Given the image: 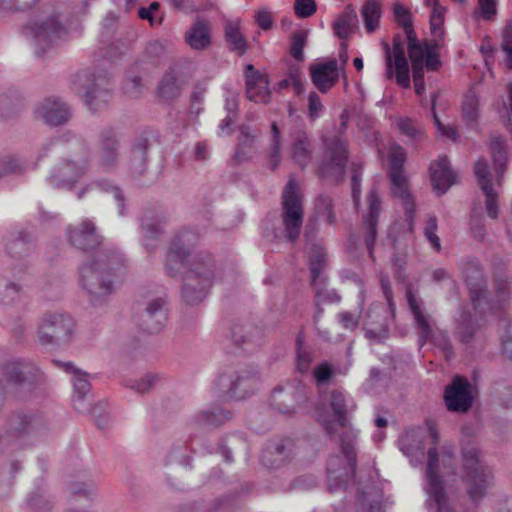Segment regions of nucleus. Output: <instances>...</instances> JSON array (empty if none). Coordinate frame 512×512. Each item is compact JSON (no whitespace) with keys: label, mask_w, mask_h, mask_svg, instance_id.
<instances>
[{"label":"nucleus","mask_w":512,"mask_h":512,"mask_svg":"<svg viewBox=\"0 0 512 512\" xmlns=\"http://www.w3.org/2000/svg\"><path fill=\"white\" fill-rule=\"evenodd\" d=\"M191 236L190 231H182L173 238L164 267L171 277L183 274L182 298L187 304L196 305L207 297L214 284L233 280L235 270L223 267L208 251L192 254L188 244Z\"/></svg>","instance_id":"obj_1"},{"label":"nucleus","mask_w":512,"mask_h":512,"mask_svg":"<svg viewBox=\"0 0 512 512\" xmlns=\"http://www.w3.org/2000/svg\"><path fill=\"white\" fill-rule=\"evenodd\" d=\"M49 148L68 154L53 167L49 183L55 188L71 189L88 171L91 159L89 143L80 136L65 132L46 143L44 149Z\"/></svg>","instance_id":"obj_2"},{"label":"nucleus","mask_w":512,"mask_h":512,"mask_svg":"<svg viewBox=\"0 0 512 512\" xmlns=\"http://www.w3.org/2000/svg\"><path fill=\"white\" fill-rule=\"evenodd\" d=\"M123 276V258L116 250L100 252L79 267V283L94 304L110 295Z\"/></svg>","instance_id":"obj_3"},{"label":"nucleus","mask_w":512,"mask_h":512,"mask_svg":"<svg viewBox=\"0 0 512 512\" xmlns=\"http://www.w3.org/2000/svg\"><path fill=\"white\" fill-rule=\"evenodd\" d=\"M462 481L466 485L469 499L477 504L483 499L493 483V475L480 460L479 449L472 442L462 447Z\"/></svg>","instance_id":"obj_4"},{"label":"nucleus","mask_w":512,"mask_h":512,"mask_svg":"<svg viewBox=\"0 0 512 512\" xmlns=\"http://www.w3.org/2000/svg\"><path fill=\"white\" fill-rule=\"evenodd\" d=\"M21 34L35 42L41 50L51 47L67 34L60 20V14L49 9L33 11L27 22L21 27Z\"/></svg>","instance_id":"obj_5"},{"label":"nucleus","mask_w":512,"mask_h":512,"mask_svg":"<svg viewBox=\"0 0 512 512\" xmlns=\"http://www.w3.org/2000/svg\"><path fill=\"white\" fill-rule=\"evenodd\" d=\"M76 322L65 312H46L38 322L36 341L49 348H60L70 344L74 338Z\"/></svg>","instance_id":"obj_6"},{"label":"nucleus","mask_w":512,"mask_h":512,"mask_svg":"<svg viewBox=\"0 0 512 512\" xmlns=\"http://www.w3.org/2000/svg\"><path fill=\"white\" fill-rule=\"evenodd\" d=\"M406 151L398 144L391 145L389 149V177L392 184V194L399 198L407 215L410 231L413 230L415 216V203L409 192L408 180L404 173Z\"/></svg>","instance_id":"obj_7"},{"label":"nucleus","mask_w":512,"mask_h":512,"mask_svg":"<svg viewBox=\"0 0 512 512\" xmlns=\"http://www.w3.org/2000/svg\"><path fill=\"white\" fill-rule=\"evenodd\" d=\"M281 205L285 237L289 242L295 243L302 230L304 208L299 186L293 178L286 183L283 189Z\"/></svg>","instance_id":"obj_8"},{"label":"nucleus","mask_w":512,"mask_h":512,"mask_svg":"<svg viewBox=\"0 0 512 512\" xmlns=\"http://www.w3.org/2000/svg\"><path fill=\"white\" fill-rule=\"evenodd\" d=\"M257 373L247 370L228 369L222 372L215 382L218 393L230 399H245L258 388Z\"/></svg>","instance_id":"obj_9"},{"label":"nucleus","mask_w":512,"mask_h":512,"mask_svg":"<svg viewBox=\"0 0 512 512\" xmlns=\"http://www.w3.org/2000/svg\"><path fill=\"white\" fill-rule=\"evenodd\" d=\"M324 147L317 174L321 178L338 183L344 177L348 161L347 143L339 136H335L324 139Z\"/></svg>","instance_id":"obj_10"},{"label":"nucleus","mask_w":512,"mask_h":512,"mask_svg":"<svg viewBox=\"0 0 512 512\" xmlns=\"http://www.w3.org/2000/svg\"><path fill=\"white\" fill-rule=\"evenodd\" d=\"M385 77L391 80L395 77L396 83L403 87H410L409 64L405 55V39L400 34L393 37L392 46L384 44Z\"/></svg>","instance_id":"obj_11"},{"label":"nucleus","mask_w":512,"mask_h":512,"mask_svg":"<svg viewBox=\"0 0 512 512\" xmlns=\"http://www.w3.org/2000/svg\"><path fill=\"white\" fill-rule=\"evenodd\" d=\"M120 157V136L112 126L103 127L96 142L95 160L98 168L103 172L112 171Z\"/></svg>","instance_id":"obj_12"},{"label":"nucleus","mask_w":512,"mask_h":512,"mask_svg":"<svg viewBox=\"0 0 512 512\" xmlns=\"http://www.w3.org/2000/svg\"><path fill=\"white\" fill-rule=\"evenodd\" d=\"M462 277L469 289L470 298L475 310L487 296V278L479 259L468 258L459 264Z\"/></svg>","instance_id":"obj_13"},{"label":"nucleus","mask_w":512,"mask_h":512,"mask_svg":"<svg viewBox=\"0 0 512 512\" xmlns=\"http://www.w3.org/2000/svg\"><path fill=\"white\" fill-rule=\"evenodd\" d=\"M85 89L84 100L92 111H99L106 107L111 99L109 79L105 75L83 73L78 75Z\"/></svg>","instance_id":"obj_14"},{"label":"nucleus","mask_w":512,"mask_h":512,"mask_svg":"<svg viewBox=\"0 0 512 512\" xmlns=\"http://www.w3.org/2000/svg\"><path fill=\"white\" fill-rule=\"evenodd\" d=\"M408 55L412 64V71H437L441 65L439 56L435 50L436 45L428 42L421 44L416 33L407 35Z\"/></svg>","instance_id":"obj_15"},{"label":"nucleus","mask_w":512,"mask_h":512,"mask_svg":"<svg viewBox=\"0 0 512 512\" xmlns=\"http://www.w3.org/2000/svg\"><path fill=\"white\" fill-rule=\"evenodd\" d=\"M445 405L450 412L466 413L473 405L470 382L464 376H455L444 391Z\"/></svg>","instance_id":"obj_16"},{"label":"nucleus","mask_w":512,"mask_h":512,"mask_svg":"<svg viewBox=\"0 0 512 512\" xmlns=\"http://www.w3.org/2000/svg\"><path fill=\"white\" fill-rule=\"evenodd\" d=\"M67 238L73 247L83 251L96 249L103 241L96 223L89 218L82 219L77 225L69 226Z\"/></svg>","instance_id":"obj_17"},{"label":"nucleus","mask_w":512,"mask_h":512,"mask_svg":"<svg viewBox=\"0 0 512 512\" xmlns=\"http://www.w3.org/2000/svg\"><path fill=\"white\" fill-rule=\"evenodd\" d=\"M307 400L306 387L298 382L273 390L271 405L282 414L292 415Z\"/></svg>","instance_id":"obj_18"},{"label":"nucleus","mask_w":512,"mask_h":512,"mask_svg":"<svg viewBox=\"0 0 512 512\" xmlns=\"http://www.w3.org/2000/svg\"><path fill=\"white\" fill-rule=\"evenodd\" d=\"M367 202L368 209L363 215L362 232L368 254L374 260V245L377 239L378 220L381 213V198L375 188L369 191Z\"/></svg>","instance_id":"obj_19"},{"label":"nucleus","mask_w":512,"mask_h":512,"mask_svg":"<svg viewBox=\"0 0 512 512\" xmlns=\"http://www.w3.org/2000/svg\"><path fill=\"white\" fill-rule=\"evenodd\" d=\"M406 298L409 309L413 315L419 343L422 346L426 341L432 338L434 321L431 315L425 311L422 301L415 297L410 285L406 288Z\"/></svg>","instance_id":"obj_20"},{"label":"nucleus","mask_w":512,"mask_h":512,"mask_svg":"<svg viewBox=\"0 0 512 512\" xmlns=\"http://www.w3.org/2000/svg\"><path fill=\"white\" fill-rule=\"evenodd\" d=\"M41 425L39 417L23 412L14 413L7 421L5 433L0 434V441L10 442L24 434L34 433Z\"/></svg>","instance_id":"obj_21"},{"label":"nucleus","mask_w":512,"mask_h":512,"mask_svg":"<svg viewBox=\"0 0 512 512\" xmlns=\"http://www.w3.org/2000/svg\"><path fill=\"white\" fill-rule=\"evenodd\" d=\"M245 84L247 98L256 103H268L271 98L269 79L260 73L252 64L246 65Z\"/></svg>","instance_id":"obj_22"},{"label":"nucleus","mask_w":512,"mask_h":512,"mask_svg":"<svg viewBox=\"0 0 512 512\" xmlns=\"http://www.w3.org/2000/svg\"><path fill=\"white\" fill-rule=\"evenodd\" d=\"M37 113L50 126L63 125L72 116L70 106L57 97L44 99L38 106Z\"/></svg>","instance_id":"obj_23"},{"label":"nucleus","mask_w":512,"mask_h":512,"mask_svg":"<svg viewBox=\"0 0 512 512\" xmlns=\"http://www.w3.org/2000/svg\"><path fill=\"white\" fill-rule=\"evenodd\" d=\"M309 71L313 85L321 93H327L339 79V67L336 59L313 64Z\"/></svg>","instance_id":"obj_24"},{"label":"nucleus","mask_w":512,"mask_h":512,"mask_svg":"<svg viewBox=\"0 0 512 512\" xmlns=\"http://www.w3.org/2000/svg\"><path fill=\"white\" fill-rule=\"evenodd\" d=\"M289 152L293 162L301 169L308 166L312 159L313 145L308 134L301 129L290 131Z\"/></svg>","instance_id":"obj_25"},{"label":"nucleus","mask_w":512,"mask_h":512,"mask_svg":"<svg viewBox=\"0 0 512 512\" xmlns=\"http://www.w3.org/2000/svg\"><path fill=\"white\" fill-rule=\"evenodd\" d=\"M430 178L434 190L438 195H443L456 183V174L451 169L447 156H440L429 167Z\"/></svg>","instance_id":"obj_26"},{"label":"nucleus","mask_w":512,"mask_h":512,"mask_svg":"<svg viewBox=\"0 0 512 512\" xmlns=\"http://www.w3.org/2000/svg\"><path fill=\"white\" fill-rule=\"evenodd\" d=\"M294 444L290 439H280L267 444L262 454L265 466L275 469L287 463L293 455Z\"/></svg>","instance_id":"obj_27"},{"label":"nucleus","mask_w":512,"mask_h":512,"mask_svg":"<svg viewBox=\"0 0 512 512\" xmlns=\"http://www.w3.org/2000/svg\"><path fill=\"white\" fill-rule=\"evenodd\" d=\"M167 315L165 301L157 297L148 301L145 310L141 315V327L149 333L159 332L165 325Z\"/></svg>","instance_id":"obj_28"},{"label":"nucleus","mask_w":512,"mask_h":512,"mask_svg":"<svg viewBox=\"0 0 512 512\" xmlns=\"http://www.w3.org/2000/svg\"><path fill=\"white\" fill-rule=\"evenodd\" d=\"M439 459L436 447H431L428 450V464L426 477L428 482L427 493L434 497L438 504H441L445 491L441 477L438 475Z\"/></svg>","instance_id":"obj_29"},{"label":"nucleus","mask_w":512,"mask_h":512,"mask_svg":"<svg viewBox=\"0 0 512 512\" xmlns=\"http://www.w3.org/2000/svg\"><path fill=\"white\" fill-rule=\"evenodd\" d=\"M33 250V237L25 230H15L9 233L5 242V251L13 259H22Z\"/></svg>","instance_id":"obj_30"},{"label":"nucleus","mask_w":512,"mask_h":512,"mask_svg":"<svg viewBox=\"0 0 512 512\" xmlns=\"http://www.w3.org/2000/svg\"><path fill=\"white\" fill-rule=\"evenodd\" d=\"M224 40L228 49L239 56L244 55L248 48V41L243 34L239 19L226 20L224 23Z\"/></svg>","instance_id":"obj_31"},{"label":"nucleus","mask_w":512,"mask_h":512,"mask_svg":"<svg viewBox=\"0 0 512 512\" xmlns=\"http://www.w3.org/2000/svg\"><path fill=\"white\" fill-rule=\"evenodd\" d=\"M329 406L338 425L346 427L349 423L348 414L356 407L353 399L344 391L334 389L330 393Z\"/></svg>","instance_id":"obj_32"},{"label":"nucleus","mask_w":512,"mask_h":512,"mask_svg":"<svg viewBox=\"0 0 512 512\" xmlns=\"http://www.w3.org/2000/svg\"><path fill=\"white\" fill-rule=\"evenodd\" d=\"M185 41L194 50H204L211 44V25L203 18H197L185 33Z\"/></svg>","instance_id":"obj_33"},{"label":"nucleus","mask_w":512,"mask_h":512,"mask_svg":"<svg viewBox=\"0 0 512 512\" xmlns=\"http://www.w3.org/2000/svg\"><path fill=\"white\" fill-rule=\"evenodd\" d=\"M35 366L23 360H10L2 365L3 377L10 383L22 384L35 375Z\"/></svg>","instance_id":"obj_34"},{"label":"nucleus","mask_w":512,"mask_h":512,"mask_svg":"<svg viewBox=\"0 0 512 512\" xmlns=\"http://www.w3.org/2000/svg\"><path fill=\"white\" fill-rule=\"evenodd\" d=\"M183 85L184 81L174 69L170 68L158 84L159 96L166 100L176 99L181 95Z\"/></svg>","instance_id":"obj_35"},{"label":"nucleus","mask_w":512,"mask_h":512,"mask_svg":"<svg viewBox=\"0 0 512 512\" xmlns=\"http://www.w3.org/2000/svg\"><path fill=\"white\" fill-rule=\"evenodd\" d=\"M94 191L112 194L113 198L115 199V201L118 204L119 213L123 214V210H124V196H123V193H122V191H121V189L119 187L111 184L107 180L93 181V182L87 184L86 186H84L78 192V194H77L78 199H82L87 192H94Z\"/></svg>","instance_id":"obj_36"},{"label":"nucleus","mask_w":512,"mask_h":512,"mask_svg":"<svg viewBox=\"0 0 512 512\" xmlns=\"http://www.w3.org/2000/svg\"><path fill=\"white\" fill-rule=\"evenodd\" d=\"M24 107V99L16 89L0 91V116L10 118Z\"/></svg>","instance_id":"obj_37"},{"label":"nucleus","mask_w":512,"mask_h":512,"mask_svg":"<svg viewBox=\"0 0 512 512\" xmlns=\"http://www.w3.org/2000/svg\"><path fill=\"white\" fill-rule=\"evenodd\" d=\"M74 386L73 407L76 411L84 413L89 410L90 404L85 402V397L90 391V383L87 380V374L76 372L72 379Z\"/></svg>","instance_id":"obj_38"},{"label":"nucleus","mask_w":512,"mask_h":512,"mask_svg":"<svg viewBox=\"0 0 512 512\" xmlns=\"http://www.w3.org/2000/svg\"><path fill=\"white\" fill-rule=\"evenodd\" d=\"M229 419H231V413L221 407L202 410L193 417L197 425L208 427H218Z\"/></svg>","instance_id":"obj_39"},{"label":"nucleus","mask_w":512,"mask_h":512,"mask_svg":"<svg viewBox=\"0 0 512 512\" xmlns=\"http://www.w3.org/2000/svg\"><path fill=\"white\" fill-rule=\"evenodd\" d=\"M327 253L326 250L318 245H313L310 256L311 282L313 286L322 285L324 278L321 273L326 267Z\"/></svg>","instance_id":"obj_40"},{"label":"nucleus","mask_w":512,"mask_h":512,"mask_svg":"<svg viewBox=\"0 0 512 512\" xmlns=\"http://www.w3.org/2000/svg\"><path fill=\"white\" fill-rule=\"evenodd\" d=\"M358 437V432L354 430H347L340 435V447L342 453L347 459L348 466L352 472L355 473L357 467V453L355 444Z\"/></svg>","instance_id":"obj_41"},{"label":"nucleus","mask_w":512,"mask_h":512,"mask_svg":"<svg viewBox=\"0 0 512 512\" xmlns=\"http://www.w3.org/2000/svg\"><path fill=\"white\" fill-rule=\"evenodd\" d=\"M379 307H372L367 312L366 322V336L371 339L381 340L387 336L388 324L384 317L380 320L374 319V316H378L377 310Z\"/></svg>","instance_id":"obj_42"},{"label":"nucleus","mask_w":512,"mask_h":512,"mask_svg":"<svg viewBox=\"0 0 512 512\" xmlns=\"http://www.w3.org/2000/svg\"><path fill=\"white\" fill-rule=\"evenodd\" d=\"M493 162H494V168L497 173L498 182L500 183L501 178L503 176V173L506 168V150H505V141L502 137L496 136L491 139L490 145H489Z\"/></svg>","instance_id":"obj_43"},{"label":"nucleus","mask_w":512,"mask_h":512,"mask_svg":"<svg viewBox=\"0 0 512 512\" xmlns=\"http://www.w3.org/2000/svg\"><path fill=\"white\" fill-rule=\"evenodd\" d=\"M478 326L472 319V316L463 311L457 320V326L455 328V336L456 338L464 343H470L477 331Z\"/></svg>","instance_id":"obj_44"},{"label":"nucleus","mask_w":512,"mask_h":512,"mask_svg":"<svg viewBox=\"0 0 512 512\" xmlns=\"http://www.w3.org/2000/svg\"><path fill=\"white\" fill-rule=\"evenodd\" d=\"M316 217L322 219L328 225H335L337 218L334 212V203L331 196L322 194L315 200Z\"/></svg>","instance_id":"obj_45"},{"label":"nucleus","mask_w":512,"mask_h":512,"mask_svg":"<svg viewBox=\"0 0 512 512\" xmlns=\"http://www.w3.org/2000/svg\"><path fill=\"white\" fill-rule=\"evenodd\" d=\"M361 15L366 31L368 33L374 32L379 27L381 17L380 4L376 0H368L362 7Z\"/></svg>","instance_id":"obj_46"},{"label":"nucleus","mask_w":512,"mask_h":512,"mask_svg":"<svg viewBox=\"0 0 512 512\" xmlns=\"http://www.w3.org/2000/svg\"><path fill=\"white\" fill-rule=\"evenodd\" d=\"M147 151L148 143L146 140L138 143L133 148L130 170L135 177L142 176L147 170Z\"/></svg>","instance_id":"obj_47"},{"label":"nucleus","mask_w":512,"mask_h":512,"mask_svg":"<svg viewBox=\"0 0 512 512\" xmlns=\"http://www.w3.org/2000/svg\"><path fill=\"white\" fill-rule=\"evenodd\" d=\"M141 227L144 232V245L149 251L154 250L156 241L162 232L160 220H154L145 215L141 220Z\"/></svg>","instance_id":"obj_48"},{"label":"nucleus","mask_w":512,"mask_h":512,"mask_svg":"<svg viewBox=\"0 0 512 512\" xmlns=\"http://www.w3.org/2000/svg\"><path fill=\"white\" fill-rule=\"evenodd\" d=\"M356 21V14L349 12L340 14L333 23L334 34L340 39L349 38L354 33Z\"/></svg>","instance_id":"obj_49"},{"label":"nucleus","mask_w":512,"mask_h":512,"mask_svg":"<svg viewBox=\"0 0 512 512\" xmlns=\"http://www.w3.org/2000/svg\"><path fill=\"white\" fill-rule=\"evenodd\" d=\"M399 448L407 457L419 458L424 455V447L413 432H406L399 440Z\"/></svg>","instance_id":"obj_50"},{"label":"nucleus","mask_w":512,"mask_h":512,"mask_svg":"<svg viewBox=\"0 0 512 512\" xmlns=\"http://www.w3.org/2000/svg\"><path fill=\"white\" fill-rule=\"evenodd\" d=\"M22 292V285L6 277H0V304L14 303Z\"/></svg>","instance_id":"obj_51"},{"label":"nucleus","mask_w":512,"mask_h":512,"mask_svg":"<svg viewBox=\"0 0 512 512\" xmlns=\"http://www.w3.org/2000/svg\"><path fill=\"white\" fill-rule=\"evenodd\" d=\"M234 507V499L231 496H221L215 498L207 506L195 503L190 512H229Z\"/></svg>","instance_id":"obj_52"},{"label":"nucleus","mask_w":512,"mask_h":512,"mask_svg":"<svg viewBox=\"0 0 512 512\" xmlns=\"http://www.w3.org/2000/svg\"><path fill=\"white\" fill-rule=\"evenodd\" d=\"M396 126L404 136L412 141H421L424 137V130L416 121L408 117L396 119Z\"/></svg>","instance_id":"obj_53"},{"label":"nucleus","mask_w":512,"mask_h":512,"mask_svg":"<svg viewBox=\"0 0 512 512\" xmlns=\"http://www.w3.org/2000/svg\"><path fill=\"white\" fill-rule=\"evenodd\" d=\"M462 114L467 124H474L479 117V99L472 90L468 91L464 96Z\"/></svg>","instance_id":"obj_54"},{"label":"nucleus","mask_w":512,"mask_h":512,"mask_svg":"<svg viewBox=\"0 0 512 512\" xmlns=\"http://www.w3.org/2000/svg\"><path fill=\"white\" fill-rule=\"evenodd\" d=\"M26 162L18 156L8 155L0 159V177L18 175L25 171Z\"/></svg>","instance_id":"obj_55"},{"label":"nucleus","mask_w":512,"mask_h":512,"mask_svg":"<svg viewBox=\"0 0 512 512\" xmlns=\"http://www.w3.org/2000/svg\"><path fill=\"white\" fill-rule=\"evenodd\" d=\"M313 361V352L310 348L303 345L302 336H298L296 339V368L304 374L308 372L310 365Z\"/></svg>","instance_id":"obj_56"},{"label":"nucleus","mask_w":512,"mask_h":512,"mask_svg":"<svg viewBox=\"0 0 512 512\" xmlns=\"http://www.w3.org/2000/svg\"><path fill=\"white\" fill-rule=\"evenodd\" d=\"M143 78L137 71L136 67L127 72L126 81L124 84L125 93L132 98L139 97L144 89Z\"/></svg>","instance_id":"obj_57"},{"label":"nucleus","mask_w":512,"mask_h":512,"mask_svg":"<svg viewBox=\"0 0 512 512\" xmlns=\"http://www.w3.org/2000/svg\"><path fill=\"white\" fill-rule=\"evenodd\" d=\"M474 174L481 190L492 188V174L485 159H479L474 166Z\"/></svg>","instance_id":"obj_58"},{"label":"nucleus","mask_w":512,"mask_h":512,"mask_svg":"<svg viewBox=\"0 0 512 512\" xmlns=\"http://www.w3.org/2000/svg\"><path fill=\"white\" fill-rule=\"evenodd\" d=\"M495 291L499 302H504L511 294V277L505 272L495 276Z\"/></svg>","instance_id":"obj_59"},{"label":"nucleus","mask_w":512,"mask_h":512,"mask_svg":"<svg viewBox=\"0 0 512 512\" xmlns=\"http://www.w3.org/2000/svg\"><path fill=\"white\" fill-rule=\"evenodd\" d=\"M393 12L396 21L400 24L405 31L406 36L415 33L412 26V19L409 10L400 3H395L393 6Z\"/></svg>","instance_id":"obj_60"},{"label":"nucleus","mask_w":512,"mask_h":512,"mask_svg":"<svg viewBox=\"0 0 512 512\" xmlns=\"http://www.w3.org/2000/svg\"><path fill=\"white\" fill-rule=\"evenodd\" d=\"M159 380V376L156 374L148 373L140 379L130 380L127 386L138 393H147Z\"/></svg>","instance_id":"obj_61"},{"label":"nucleus","mask_w":512,"mask_h":512,"mask_svg":"<svg viewBox=\"0 0 512 512\" xmlns=\"http://www.w3.org/2000/svg\"><path fill=\"white\" fill-rule=\"evenodd\" d=\"M306 38V33L302 30H298L292 34L290 54L297 61H302L304 58L303 48L306 44Z\"/></svg>","instance_id":"obj_62"},{"label":"nucleus","mask_w":512,"mask_h":512,"mask_svg":"<svg viewBox=\"0 0 512 512\" xmlns=\"http://www.w3.org/2000/svg\"><path fill=\"white\" fill-rule=\"evenodd\" d=\"M27 508L30 512H44L51 509L52 504L45 499L42 493H30L26 500Z\"/></svg>","instance_id":"obj_63"},{"label":"nucleus","mask_w":512,"mask_h":512,"mask_svg":"<svg viewBox=\"0 0 512 512\" xmlns=\"http://www.w3.org/2000/svg\"><path fill=\"white\" fill-rule=\"evenodd\" d=\"M501 47L505 53L506 65L512 70V24H507L503 29Z\"/></svg>","instance_id":"obj_64"}]
</instances>
